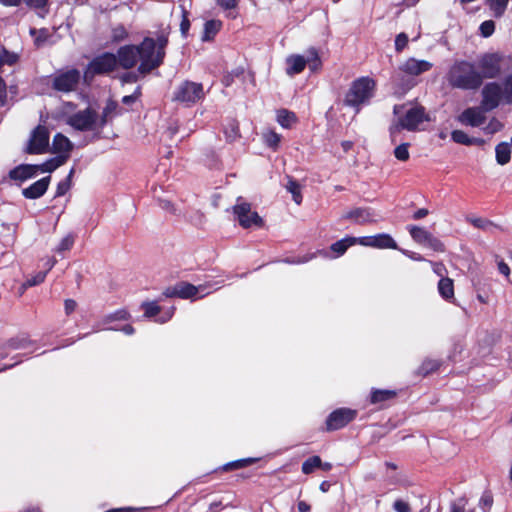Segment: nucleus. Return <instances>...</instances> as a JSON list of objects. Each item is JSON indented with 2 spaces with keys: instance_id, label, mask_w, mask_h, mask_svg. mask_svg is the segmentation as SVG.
I'll use <instances>...</instances> for the list:
<instances>
[{
  "instance_id": "1",
  "label": "nucleus",
  "mask_w": 512,
  "mask_h": 512,
  "mask_svg": "<svg viewBox=\"0 0 512 512\" xmlns=\"http://www.w3.org/2000/svg\"><path fill=\"white\" fill-rule=\"evenodd\" d=\"M446 79L453 88L473 90L482 84V75L475 66L468 61H455L449 68Z\"/></svg>"
},
{
  "instance_id": "2",
  "label": "nucleus",
  "mask_w": 512,
  "mask_h": 512,
  "mask_svg": "<svg viewBox=\"0 0 512 512\" xmlns=\"http://www.w3.org/2000/svg\"><path fill=\"white\" fill-rule=\"evenodd\" d=\"M394 113L397 120L390 127L392 140H395L396 134L402 129L408 131H416L420 129V125L430 118L426 114L424 107L414 105L405 109L404 106H395Z\"/></svg>"
},
{
  "instance_id": "3",
  "label": "nucleus",
  "mask_w": 512,
  "mask_h": 512,
  "mask_svg": "<svg viewBox=\"0 0 512 512\" xmlns=\"http://www.w3.org/2000/svg\"><path fill=\"white\" fill-rule=\"evenodd\" d=\"M167 43V34H161L157 37L156 41L149 37L142 41V53H144V58L143 63L138 67L139 73L145 75L162 64Z\"/></svg>"
},
{
  "instance_id": "4",
  "label": "nucleus",
  "mask_w": 512,
  "mask_h": 512,
  "mask_svg": "<svg viewBox=\"0 0 512 512\" xmlns=\"http://www.w3.org/2000/svg\"><path fill=\"white\" fill-rule=\"evenodd\" d=\"M481 94L482 107L486 111H491L500 104L512 103V75L506 77L501 83H487Z\"/></svg>"
},
{
  "instance_id": "5",
  "label": "nucleus",
  "mask_w": 512,
  "mask_h": 512,
  "mask_svg": "<svg viewBox=\"0 0 512 512\" xmlns=\"http://www.w3.org/2000/svg\"><path fill=\"white\" fill-rule=\"evenodd\" d=\"M432 68V62L410 57L399 65V74L394 77V82L400 85L404 91L410 90L416 85L415 78Z\"/></svg>"
},
{
  "instance_id": "6",
  "label": "nucleus",
  "mask_w": 512,
  "mask_h": 512,
  "mask_svg": "<svg viewBox=\"0 0 512 512\" xmlns=\"http://www.w3.org/2000/svg\"><path fill=\"white\" fill-rule=\"evenodd\" d=\"M375 81L369 77H361L355 80L347 92L344 103L355 108L356 112L360 107L369 102L374 95Z\"/></svg>"
},
{
  "instance_id": "7",
  "label": "nucleus",
  "mask_w": 512,
  "mask_h": 512,
  "mask_svg": "<svg viewBox=\"0 0 512 512\" xmlns=\"http://www.w3.org/2000/svg\"><path fill=\"white\" fill-rule=\"evenodd\" d=\"M321 65L317 50L310 48L304 55L292 54L286 58V73L289 76H294L301 73L306 66L312 72H316L321 68Z\"/></svg>"
},
{
  "instance_id": "8",
  "label": "nucleus",
  "mask_w": 512,
  "mask_h": 512,
  "mask_svg": "<svg viewBox=\"0 0 512 512\" xmlns=\"http://www.w3.org/2000/svg\"><path fill=\"white\" fill-rule=\"evenodd\" d=\"M204 97L205 91L201 83L185 80L175 88L172 100L190 107L204 99Z\"/></svg>"
},
{
  "instance_id": "9",
  "label": "nucleus",
  "mask_w": 512,
  "mask_h": 512,
  "mask_svg": "<svg viewBox=\"0 0 512 512\" xmlns=\"http://www.w3.org/2000/svg\"><path fill=\"white\" fill-rule=\"evenodd\" d=\"M130 318L131 315L126 309H119L101 318L97 327L101 330L121 331L125 335H132L135 332L134 327L130 323L122 324Z\"/></svg>"
},
{
  "instance_id": "10",
  "label": "nucleus",
  "mask_w": 512,
  "mask_h": 512,
  "mask_svg": "<svg viewBox=\"0 0 512 512\" xmlns=\"http://www.w3.org/2000/svg\"><path fill=\"white\" fill-rule=\"evenodd\" d=\"M117 57L112 53H104L94 58L84 72V81L90 83L95 75L107 74L116 69Z\"/></svg>"
},
{
  "instance_id": "11",
  "label": "nucleus",
  "mask_w": 512,
  "mask_h": 512,
  "mask_svg": "<svg viewBox=\"0 0 512 512\" xmlns=\"http://www.w3.org/2000/svg\"><path fill=\"white\" fill-rule=\"evenodd\" d=\"M211 288V284L194 286L187 282H181L174 287L167 289L165 295L167 297L196 300L210 294Z\"/></svg>"
},
{
  "instance_id": "12",
  "label": "nucleus",
  "mask_w": 512,
  "mask_h": 512,
  "mask_svg": "<svg viewBox=\"0 0 512 512\" xmlns=\"http://www.w3.org/2000/svg\"><path fill=\"white\" fill-rule=\"evenodd\" d=\"M358 411L355 409L341 407L333 410L326 418L322 431L333 432L340 430L356 419Z\"/></svg>"
},
{
  "instance_id": "13",
  "label": "nucleus",
  "mask_w": 512,
  "mask_h": 512,
  "mask_svg": "<svg viewBox=\"0 0 512 512\" xmlns=\"http://www.w3.org/2000/svg\"><path fill=\"white\" fill-rule=\"evenodd\" d=\"M234 214L241 227L259 228L263 226V219L256 211H253L251 205L245 202H238L234 206Z\"/></svg>"
},
{
  "instance_id": "14",
  "label": "nucleus",
  "mask_w": 512,
  "mask_h": 512,
  "mask_svg": "<svg viewBox=\"0 0 512 512\" xmlns=\"http://www.w3.org/2000/svg\"><path fill=\"white\" fill-rule=\"evenodd\" d=\"M67 124L76 130L87 131L98 127V119L95 111L87 108L67 118Z\"/></svg>"
},
{
  "instance_id": "15",
  "label": "nucleus",
  "mask_w": 512,
  "mask_h": 512,
  "mask_svg": "<svg viewBox=\"0 0 512 512\" xmlns=\"http://www.w3.org/2000/svg\"><path fill=\"white\" fill-rule=\"evenodd\" d=\"M142 43L139 46L126 45L118 50L117 61L118 64L124 69H130L134 67L138 61L140 64L143 63Z\"/></svg>"
},
{
  "instance_id": "16",
  "label": "nucleus",
  "mask_w": 512,
  "mask_h": 512,
  "mask_svg": "<svg viewBox=\"0 0 512 512\" xmlns=\"http://www.w3.org/2000/svg\"><path fill=\"white\" fill-rule=\"evenodd\" d=\"M80 80V72L76 69L59 72L53 78V88L61 92L75 90Z\"/></svg>"
},
{
  "instance_id": "17",
  "label": "nucleus",
  "mask_w": 512,
  "mask_h": 512,
  "mask_svg": "<svg viewBox=\"0 0 512 512\" xmlns=\"http://www.w3.org/2000/svg\"><path fill=\"white\" fill-rule=\"evenodd\" d=\"M49 145V132L47 128L38 126L31 134L27 151L30 154H42L47 151Z\"/></svg>"
},
{
  "instance_id": "18",
  "label": "nucleus",
  "mask_w": 512,
  "mask_h": 512,
  "mask_svg": "<svg viewBox=\"0 0 512 512\" xmlns=\"http://www.w3.org/2000/svg\"><path fill=\"white\" fill-rule=\"evenodd\" d=\"M359 245L377 249H398L396 241L387 233L359 237Z\"/></svg>"
},
{
  "instance_id": "19",
  "label": "nucleus",
  "mask_w": 512,
  "mask_h": 512,
  "mask_svg": "<svg viewBox=\"0 0 512 512\" xmlns=\"http://www.w3.org/2000/svg\"><path fill=\"white\" fill-rule=\"evenodd\" d=\"M485 112L487 111L484 110L482 105L480 107H470L465 109L457 117V120L459 123L465 126L479 127L485 122Z\"/></svg>"
},
{
  "instance_id": "20",
  "label": "nucleus",
  "mask_w": 512,
  "mask_h": 512,
  "mask_svg": "<svg viewBox=\"0 0 512 512\" xmlns=\"http://www.w3.org/2000/svg\"><path fill=\"white\" fill-rule=\"evenodd\" d=\"M7 348L10 350L36 351L40 349V345L36 340H32L28 335L20 334L8 341Z\"/></svg>"
},
{
  "instance_id": "21",
  "label": "nucleus",
  "mask_w": 512,
  "mask_h": 512,
  "mask_svg": "<svg viewBox=\"0 0 512 512\" xmlns=\"http://www.w3.org/2000/svg\"><path fill=\"white\" fill-rule=\"evenodd\" d=\"M50 180V176H47L34 182L32 185L22 190L23 196L27 199H37L41 197L47 191Z\"/></svg>"
},
{
  "instance_id": "22",
  "label": "nucleus",
  "mask_w": 512,
  "mask_h": 512,
  "mask_svg": "<svg viewBox=\"0 0 512 512\" xmlns=\"http://www.w3.org/2000/svg\"><path fill=\"white\" fill-rule=\"evenodd\" d=\"M73 148L72 142L63 134L58 133L54 136L52 142V151L58 155H67L69 157Z\"/></svg>"
},
{
  "instance_id": "23",
  "label": "nucleus",
  "mask_w": 512,
  "mask_h": 512,
  "mask_svg": "<svg viewBox=\"0 0 512 512\" xmlns=\"http://www.w3.org/2000/svg\"><path fill=\"white\" fill-rule=\"evenodd\" d=\"M38 171V165H21L10 171V177L14 180L24 181L32 178Z\"/></svg>"
},
{
  "instance_id": "24",
  "label": "nucleus",
  "mask_w": 512,
  "mask_h": 512,
  "mask_svg": "<svg viewBox=\"0 0 512 512\" xmlns=\"http://www.w3.org/2000/svg\"><path fill=\"white\" fill-rule=\"evenodd\" d=\"M345 218L354 219L359 224H366L374 221V213L367 208H357L348 212Z\"/></svg>"
},
{
  "instance_id": "25",
  "label": "nucleus",
  "mask_w": 512,
  "mask_h": 512,
  "mask_svg": "<svg viewBox=\"0 0 512 512\" xmlns=\"http://www.w3.org/2000/svg\"><path fill=\"white\" fill-rule=\"evenodd\" d=\"M397 396V391L390 389H372L369 396L370 404H380Z\"/></svg>"
},
{
  "instance_id": "26",
  "label": "nucleus",
  "mask_w": 512,
  "mask_h": 512,
  "mask_svg": "<svg viewBox=\"0 0 512 512\" xmlns=\"http://www.w3.org/2000/svg\"><path fill=\"white\" fill-rule=\"evenodd\" d=\"M481 67H482V79L485 78H494L496 77L499 72L500 68L498 66V63L496 59L492 56H486L481 61Z\"/></svg>"
},
{
  "instance_id": "27",
  "label": "nucleus",
  "mask_w": 512,
  "mask_h": 512,
  "mask_svg": "<svg viewBox=\"0 0 512 512\" xmlns=\"http://www.w3.org/2000/svg\"><path fill=\"white\" fill-rule=\"evenodd\" d=\"M119 113L118 104L115 101L109 100L103 109L100 119L98 120V127L102 128Z\"/></svg>"
},
{
  "instance_id": "28",
  "label": "nucleus",
  "mask_w": 512,
  "mask_h": 512,
  "mask_svg": "<svg viewBox=\"0 0 512 512\" xmlns=\"http://www.w3.org/2000/svg\"><path fill=\"white\" fill-rule=\"evenodd\" d=\"M468 221L476 228L490 234H496L502 231V227L484 218H468Z\"/></svg>"
},
{
  "instance_id": "29",
  "label": "nucleus",
  "mask_w": 512,
  "mask_h": 512,
  "mask_svg": "<svg viewBox=\"0 0 512 512\" xmlns=\"http://www.w3.org/2000/svg\"><path fill=\"white\" fill-rule=\"evenodd\" d=\"M511 142H501L495 147V157L499 165H506L511 159Z\"/></svg>"
},
{
  "instance_id": "30",
  "label": "nucleus",
  "mask_w": 512,
  "mask_h": 512,
  "mask_svg": "<svg viewBox=\"0 0 512 512\" xmlns=\"http://www.w3.org/2000/svg\"><path fill=\"white\" fill-rule=\"evenodd\" d=\"M355 244H359V237H346L333 243L330 248L338 257L343 255L350 246Z\"/></svg>"
},
{
  "instance_id": "31",
  "label": "nucleus",
  "mask_w": 512,
  "mask_h": 512,
  "mask_svg": "<svg viewBox=\"0 0 512 512\" xmlns=\"http://www.w3.org/2000/svg\"><path fill=\"white\" fill-rule=\"evenodd\" d=\"M276 120L281 127L289 129L297 122V117L292 111L280 109L276 113Z\"/></svg>"
},
{
  "instance_id": "32",
  "label": "nucleus",
  "mask_w": 512,
  "mask_h": 512,
  "mask_svg": "<svg viewBox=\"0 0 512 512\" xmlns=\"http://www.w3.org/2000/svg\"><path fill=\"white\" fill-rule=\"evenodd\" d=\"M451 138L455 143L462 145H481L482 139L469 137L467 133L462 130H453L451 132Z\"/></svg>"
},
{
  "instance_id": "33",
  "label": "nucleus",
  "mask_w": 512,
  "mask_h": 512,
  "mask_svg": "<svg viewBox=\"0 0 512 512\" xmlns=\"http://www.w3.org/2000/svg\"><path fill=\"white\" fill-rule=\"evenodd\" d=\"M438 292L445 300L454 298V283L451 278L442 277L438 282Z\"/></svg>"
},
{
  "instance_id": "34",
  "label": "nucleus",
  "mask_w": 512,
  "mask_h": 512,
  "mask_svg": "<svg viewBox=\"0 0 512 512\" xmlns=\"http://www.w3.org/2000/svg\"><path fill=\"white\" fill-rule=\"evenodd\" d=\"M222 22L220 20H209L204 25V32L202 36L203 41L212 40L215 35L220 31Z\"/></svg>"
},
{
  "instance_id": "35",
  "label": "nucleus",
  "mask_w": 512,
  "mask_h": 512,
  "mask_svg": "<svg viewBox=\"0 0 512 512\" xmlns=\"http://www.w3.org/2000/svg\"><path fill=\"white\" fill-rule=\"evenodd\" d=\"M68 160L67 155H57L38 166V170L41 172H52L58 167L62 166Z\"/></svg>"
},
{
  "instance_id": "36",
  "label": "nucleus",
  "mask_w": 512,
  "mask_h": 512,
  "mask_svg": "<svg viewBox=\"0 0 512 512\" xmlns=\"http://www.w3.org/2000/svg\"><path fill=\"white\" fill-rule=\"evenodd\" d=\"M485 3L492 11L493 16L500 18L505 14L509 0H485Z\"/></svg>"
},
{
  "instance_id": "37",
  "label": "nucleus",
  "mask_w": 512,
  "mask_h": 512,
  "mask_svg": "<svg viewBox=\"0 0 512 512\" xmlns=\"http://www.w3.org/2000/svg\"><path fill=\"white\" fill-rule=\"evenodd\" d=\"M408 230L413 240L422 245L426 243L427 239H429V236L431 235L430 232L419 226L411 225L408 227Z\"/></svg>"
},
{
  "instance_id": "38",
  "label": "nucleus",
  "mask_w": 512,
  "mask_h": 512,
  "mask_svg": "<svg viewBox=\"0 0 512 512\" xmlns=\"http://www.w3.org/2000/svg\"><path fill=\"white\" fill-rule=\"evenodd\" d=\"M320 465H321V457L318 455L311 456V457L307 458L302 463V467H301L302 473L305 475L312 474L315 469H317V468L319 469Z\"/></svg>"
},
{
  "instance_id": "39",
  "label": "nucleus",
  "mask_w": 512,
  "mask_h": 512,
  "mask_svg": "<svg viewBox=\"0 0 512 512\" xmlns=\"http://www.w3.org/2000/svg\"><path fill=\"white\" fill-rule=\"evenodd\" d=\"M494 260L499 274H501L506 281L512 285V279L510 278L511 268L509 264L499 255H496Z\"/></svg>"
},
{
  "instance_id": "40",
  "label": "nucleus",
  "mask_w": 512,
  "mask_h": 512,
  "mask_svg": "<svg viewBox=\"0 0 512 512\" xmlns=\"http://www.w3.org/2000/svg\"><path fill=\"white\" fill-rule=\"evenodd\" d=\"M286 189L292 194V198L297 205L302 203L301 185L293 179H289Z\"/></svg>"
},
{
  "instance_id": "41",
  "label": "nucleus",
  "mask_w": 512,
  "mask_h": 512,
  "mask_svg": "<svg viewBox=\"0 0 512 512\" xmlns=\"http://www.w3.org/2000/svg\"><path fill=\"white\" fill-rule=\"evenodd\" d=\"M264 143L273 149H277L281 141V136L273 130H266L262 134Z\"/></svg>"
},
{
  "instance_id": "42",
  "label": "nucleus",
  "mask_w": 512,
  "mask_h": 512,
  "mask_svg": "<svg viewBox=\"0 0 512 512\" xmlns=\"http://www.w3.org/2000/svg\"><path fill=\"white\" fill-rule=\"evenodd\" d=\"M145 318H152L161 312V307L155 301H146L141 304Z\"/></svg>"
},
{
  "instance_id": "43",
  "label": "nucleus",
  "mask_w": 512,
  "mask_h": 512,
  "mask_svg": "<svg viewBox=\"0 0 512 512\" xmlns=\"http://www.w3.org/2000/svg\"><path fill=\"white\" fill-rule=\"evenodd\" d=\"M440 362L437 360L426 359L419 367V373L423 376H427L431 373L436 372L440 367Z\"/></svg>"
},
{
  "instance_id": "44",
  "label": "nucleus",
  "mask_w": 512,
  "mask_h": 512,
  "mask_svg": "<svg viewBox=\"0 0 512 512\" xmlns=\"http://www.w3.org/2000/svg\"><path fill=\"white\" fill-rule=\"evenodd\" d=\"M493 502L494 500L491 491H484L479 500V507L483 512H490Z\"/></svg>"
},
{
  "instance_id": "45",
  "label": "nucleus",
  "mask_w": 512,
  "mask_h": 512,
  "mask_svg": "<svg viewBox=\"0 0 512 512\" xmlns=\"http://www.w3.org/2000/svg\"><path fill=\"white\" fill-rule=\"evenodd\" d=\"M74 241V236L72 234H67L60 240L59 244L55 248V251L57 253L69 251L73 247Z\"/></svg>"
},
{
  "instance_id": "46",
  "label": "nucleus",
  "mask_w": 512,
  "mask_h": 512,
  "mask_svg": "<svg viewBox=\"0 0 512 512\" xmlns=\"http://www.w3.org/2000/svg\"><path fill=\"white\" fill-rule=\"evenodd\" d=\"M46 275H47V271H40V272L36 273L35 275L31 276L23 283V285H22L23 290L28 287H32V286L42 283L45 280Z\"/></svg>"
},
{
  "instance_id": "47",
  "label": "nucleus",
  "mask_w": 512,
  "mask_h": 512,
  "mask_svg": "<svg viewBox=\"0 0 512 512\" xmlns=\"http://www.w3.org/2000/svg\"><path fill=\"white\" fill-rule=\"evenodd\" d=\"M394 156L399 161H407L410 157L409 144L402 143L394 149Z\"/></svg>"
},
{
  "instance_id": "48",
  "label": "nucleus",
  "mask_w": 512,
  "mask_h": 512,
  "mask_svg": "<svg viewBox=\"0 0 512 512\" xmlns=\"http://www.w3.org/2000/svg\"><path fill=\"white\" fill-rule=\"evenodd\" d=\"M74 174V169L72 168L69 172V175L67 176V178L63 181H61L58 185H57V190H56V196H63L71 187V178Z\"/></svg>"
},
{
  "instance_id": "49",
  "label": "nucleus",
  "mask_w": 512,
  "mask_h": 512,
  "mask_svg": "<svg viewBox=\"0 0 512 512\" xmlns=\"http://www.w3.org/2000/svg\"><path fill=\"white\" fill-rule=\"evenodd\" d=\"M17 60V54L9 53L5 49H0V67L4 64L12 65L16 63Z\"/></svg>"
},
{
  "instance_id": "50",
  "label": "nucleus",
  "mask_w": 512,
  "mask_h": 512,
  "mask_svg": "<svg viewBox=\"0 0 512 512\" xmlns=\"http://www.w3.org/2000/svg\"><path fill=\"white\" fill-rule=\"evenodd\" d=\"M181 13H182V21L180 23V31L181 34L186 37L187 33L190 29V21L188 18V11L185 9L183 5H180Z\"/></svg>"
},
{
  "instance_id": "51",
  "label": "nucleus",
  "mask_w": 512,
  "mask_h": 512,
  "mask_svg": "<svg viewBox=\"0 0 512 512\" xmlns=\"http://www.w3.org/2000/svg\"><path fill=\"white\" fill-rule=\"evenodd\" d=\"M503 128V123L496 118H492L489 123L483 128L487 134H494Z\"/></svg>"
},
{
  "instance_id": "52",
  "label": "nucleus",
  "mask_w": 512,
  "mask_h": 512,
  "mask_svg": "<svg viewBox=\"0 0 512 512\" xmlns=\"http://www.w3.org/2000/svg\"><path fill=\"white\" fill-rule=\"evenodd\" d=\"M495 23L492 20L484 21L480 25V32L483 37H489L494 33Z\"/></svg>"
},
{
  "instance_id": "53",
  "label": "nucleus",
  "mask_w": 512,
  "mask_h": 512,
  "mask_svg": "<svg viewBox=\"0 0 512 512\" xmlns=\"http://www.w3.org/2000/svg\"><path fill=\"white\" fill-rule=\"evenodd\" d=\"M424 245L433 249L434 251H438V252L444 251L443 243L439 239L435 238L432 234L429 236V239H427V241Z\"/></svg>"
},
{
  "instance_id": "54",
  "label": "nucleus",
  "mask_w": 512,
  "mask_h": 512,
  "mask_svg": "<svg viewBox=\"0 0 512 512\" xmlns=\"http://www.w3.org/2000/svg\"><path fill=\"white\" fill-rule=\"evenodd\" d=\"M408 44V36L405 33H400L395 39V49L397 52L403 51Z\"/></svg>"
},
{
  "instance_id": "55",
  "label": "nucleus",
  "mask_w": 512,
  "mask_h": 512,
  "mask_svg": "<svg viewBox=\"0 0 512 512\" xmlns=\"http://www.w3.org/2000/svg\"><path fill=\"white\" fill-rule=\"evenodd\" d=\"M128 33L123 26H117L112 30V38L114 41H122L127 37Z\"/></svg>"
},
{
  "instance_id": "56",
  "label": "nucleus",
  "mask_w": 512,
  "mask_h": 512,
  "mask_svg": "<svg viewBox=\"0 0 512 512\" xmlns=\"http://www.w3.org/2000/svg\"><path fill=\"white\" fill-rule=\"evenodd\" d=\"M393 509L396 512H411V507H410L409 503L402 499H397L394 501Z\"/></svg>"
},
{
  "instance_id": "57",
  "label": "nucleus",
  "mask_w": 512,
  "mask_h": 512,
  "mask_svg": "<svg viewBox=\"0 0 512 512\" xmlns=\"http://www.w3.org/2000/svg\"><path fill=\"white\" fill-rule=\"evenodd\" d=\"M258 460H259V458H254V457L238 459V460H236L237 468L242 469V468L248 467V466L256 463Z\"/></svg>"
},
{
  "instance_id": "58",
  "label": "nucleus",
  "mask_w": 512,
  "mask_h": 512,
  "mask_svg": "<svg viewBox=\"0 0 512 512\" xmlns=\"http://www.w3.org/2000/svg\"><path fill=\"white\" fill-rule=\"evenodd\" d=\"M25 3L34 9H44L49 0H24Z\"/></svg>"
},
{
  "instance_id": "59",
  "label": "nucleus",
  "mask_w": 512,
  "mask_h": 512,
  "mask_svg": "<svg viewBox=\"0 0 512 512\" xmlns=\"http://www.w3.org/2000/svg\"><path fill=\"white\" fill-rule=\"evenodd\" d=\"M238 0H217V4L223 9H233L237 6Z\"/></svg>"
},
{
  "instance_id": "60",
  "label": "nucleus",
  "mask_w": 512,
  "mask_h": 512,
  "mask_svg": "<svg viewBox=\"0 0 512 512\" xmlns=\"http://www.w3.org/2000/svg\"><path fill=\"white\" fill-rule=\"evenodd\" d=\"M77 307V303L73 299H66L64 302L65 313L67 315L73 313Z\"/></svg>"
},
{
  "instance_id": "61",
  "label": "nucleus",
  "mask_w": 512,
  "mask_h": 512,
  "mask_svg": "<svg viewBox=\"0 0 512 512\" xmlns=\"http://www.w3.org/2000/svg\"><path fill=\"white\" fill-rule=\"evenodd\" d=\"M431 265L435 274H437L441 278L444 277V274L446 273V268L442 263L431 262Z\"/></svg>"
},
{
  "instance_id": "62",
  "label": "nucleus",
  "mask_w": 512,
  "mask_h": 512,
  "mask_svg": "<svg viewBox=\"0 0 512 512\" xmlns=\"http://www.w3.org/2000/svg\"><path fill=\"white\" fill-rule=\"evenodd\" d=\"M174 310H175L174 307L169 308L156 321L159 322V323H162V324L166 323L167 321H169L173 317Z\"/></svg>"
},
{
  "instance_id": "63",
  "label": "nucleus",
  "mask_w": 512,
  "mask_h": 512,
  "mask_svg": "<svg viewBox=\"0 0 512 512\" xmlns=\"http://www.w3.org/2000/svg\"><path fill=\"white\" fill-rule=\"evenodd\" d=\"M138 95H139V93L137 92V93L132 94V95L124 96V97L122 98V102H123L124 104H126V105H130V104L134 103V102L137 100Z\"/></svg>"
},
{
  "instance_id": "64",
  "label": "nucleus",
  "mask_w": 512,
  "mask_h": 512,
  "mask_svg": "<svg viewBox=\"0 0 512 512\" xmlns=\"http://www.w3.org/2000/svg\"><path fill=\"white\" fill-rule=\"evenodd\" d=\"M297 508L299 512H309L311 510V506L305 501H299Z\"/></svg>"
}]
</instances>
